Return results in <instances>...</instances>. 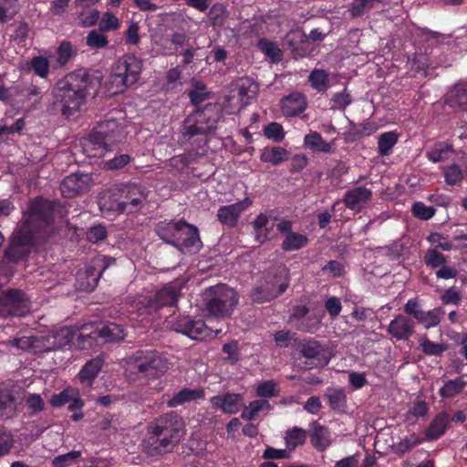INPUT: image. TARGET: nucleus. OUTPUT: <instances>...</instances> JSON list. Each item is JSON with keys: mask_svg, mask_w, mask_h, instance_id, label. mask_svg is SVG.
Here are the masks:
<instances>
[{"mask_svg": "<svg viewBox=\"0 0 467 467\" xmlns=\"http://www.w3.org/2000/svg\"><path fill=\"white\" fill-rule=\"evenodd\" d=\"M371 197V190L359 186L346 192L343 201L348 208L359 212L368 203Z\"/></svg>", "mask_w": 467, "mask_h": 467, "instance_id": "23", "label": "nucleus"}, {"mask_svg": "<svg viewBox=\"0 0 467 467\" xmlns=\"http://www.w3.org/2000/svg\"><path fill=\"white\" fill-rule=\"evenodd\" d=\"M307 431L299 427H293L285 431V442L288 451H294L306 441Z\"/></svg>", "mask_w": 467, "mask_h": 467, "instance_id": "37", "label": "nucleus"}, {"mask_svg": "<svg viewBox=\"0 0 467 467\" xmlns=\"http://www.w3.org/2000/svg\"><path fill=\"white\" fill-rule=\"evenodd\" d=\"M103 365V359L96 358L88 360L78 374L80 383L86 387H91L98 377Z\"/></svg>", "mask_w": 467, "mask_h": 467, "instance_id": "28", "label": "nucleus"}, {"mask_svg": "<svg viewBox=\"0 0 467 467\" xmlns=\"http://www.w3.org/2000/svg\"><path fill=\"white\" fill-rule=\"evenodd\" d=\"M289 152L282 147L265 148L261 153V161L275 166L288 160Z\"/></svg>", "mask_w": 467, "mask_h": 467, "instance_id": "39", "label": "nucleus"}, {"mask_svg": "<svg viewBox=\"0 0 467 467\" xmlns=\"http://www.w3.org/2000/svg\"><path fill=\"white\" fill-rule=\"evenodd\" d=\"M121 192L124 194V200L128 202L126 211L130 213L139 210L148 197L146 189L135 184L121 188Z\"/></svg>", "mask_w": 467, "mask_h": 467, "instance_id": "26", "label": "nucleus"}, {"mask_svg": "<svg viewBox=\"0 0 467 467\" xmlns=\"http://www.w3.org/2000/svg\"><path fill=\"white\" fill-rule=\"evenodd\" d=\"M102 74L97 70L79 68L59 79L53 88L54 102L68 118L85 104L87 97L97 94Z\"/></svg>", "mask_w": 467, "mask_h": 467, "instance_id": "1", "label": "nucleus"}, {"mask_svg": "<svg viewBox=\"0 0 467 467\" xmlns=\"http://www.w3.org/2000/svg\"><path fill=\"white\" fill-rule=\"evenodd\" d=\"M256 92L257 85L249 78L240 79L237 83V94L243 104H248Z\"/></svg>", "mask_w": 467, "mask_h": 467, "instance_id": "44", "label": "nucleus"}, {"mask_svg": "<svg viewBox=\"0 0 467 467\" xmlns=\"http://www.w3.org/2000/svg\"><path fill=\"white\" fill-rule=\"evenodd\" d=\"M99 207L106 215H115L126 212L128 202L124 200L121 188H112L103 191L99 195Z\"/></svg>", "mask_w": 467, "mask_h": 467, "instance_id": "13", "label": "nucleus"}, {"mask_svg": "<svg viewBox=\"0 0 467 467\" xmlns=\"http://www.w3.org/2000/svg\"><path fill=\"white\" fill-rule=\"evenodd\" d=\"M99 27L101 32L116 31L120 27V21L112 12L107 11L102 15Z\"/></svg>", "mask_w": 467, "mask_h": 467, "instance_id": "52", "label": "nucleus"}, {"mask_svg": "<svg viewBox=\"0 0 467 467\" xmlns=\"http://www.w3.org/2000/svg\"><path fill=\"white\" fill-rule=\"evenodd\" d=\"M205 396L204 390L199 389L183 388L179 392L175 393L170 400H167L169 408H176L183 405L186 402L202 400Z\"/></svg>", "mask_w": 467, "mask_h": 467, "instance_id": "30", "label": "nucleus"}, {"mask_svg": "<svg viewBox=\"0 0 467 467\" xmlns=\"http://www.w3.org/2000/svg\"><path fill=\"white\" fill-rule=\"evenodd\" d=\"M306 108V98L298 92L291 93L281 100L282 112L286 117H293L303 112Z\"/></svg>", "mask_w": 467, "mask_h": 467, "instance_id": "27", "label": "nucleus"}, {"mask_svg": "<svg viewBox=\"0 0 467 467\" xmlns=\"http://www.w3.org/2000/svg\"><path fill=\"white\" fill-rule=\"evenodd\" d=\"M412 214L420 220H430L435 214V209L432 206H427L421 202L413 203L411 207Z\"/></svg>", "mask_w": 467, "mask_h": 467, "instance_id": "61", "label": "nucleus"}, {"mask_svg": "<svg viewBox=\"0 0 467 467\" xmlns=\"http://www.w3.org/2000/svg\"><path fill=\"white\" fill-rule=\"evenodd\" d=\"M446 103L451 108L467 110V87L465 84H457L446 95Z\"/></svg>", "mask_w": 467, "mask_h": 467, "instance_id": "32", "label": "nucleus"}, {"mask_svg": "<svg viewBox=\"0 0 467 467\" xmlns=\"http://www.w3.org/2000/svg\"><path fill=\"white\" fill-rule=\"evenodd\" d=\"M162 236L164 241L172 244L182 254H195L200 251L202 245L200 235H184V238H182V235H180L176 240H169L165 238L166 235Z\"/></svg>", "mask_w": 467, "mask_h": 467, "instance_id": "31", "label": "nucleus"}, {"mask_svg": "<svg viewBox=\"0 0 467 467\" xmlns=\"http://www.w3.org/2000/svg\"><path fill=\"white\" fill-rule=\"evenodd\" d=\"M15 440L13 434L5 427L0 426V457L8 454L14 447Z\"/></svg>", "mask_w": 467, "mask_h": 467, "instance_id": "60", "label": "nucleus"}, {"mask_svg": "<svg viewBox=\"0 0 467 467\" xmlns=\"http://www.w3.org/2000/svg\"><path fill=\"white\" fill-rule=\"evenodd\" d=\"M86 43L91 48H102L109 44V40L101 31L92 30L88 34Z\"/></svg>", "mask_w": 467, "mask_h": 467, "instance_id": "62", "label": "nucleus"}, {"mask_svg": "<svg viewBox=\"0 0 467 467\" xmlns=\"http://www.w3.org/2000/svg\"><path fill=\"white\" fill-rule=\"evenodd\" d=\"M309 433L311 445L319 452L325 451L331 444V435L327 427L314 420L310 424Z\"/></svg>", "mask_w": 467, "mask_h": 467, "instance_id": "25", "label": "nucleus"}, {"mask_svg": "<svg viewBox=\"0 0 467 467\" xmlns=\"http://www.w3.org/2000/svg\"><path fill=\"white\" fill-rule=\"evenodd\" d=\"M30 310V300L18 288H8L0 293V317H23Z\"/></svg>", "mask_w": 467, "mask_h": 467, "instance_id": "10", "label": "nucleus"}, {"mask_svg": "<svg viewBox=\"0 0 467 467\" xmlns=\"http://www.w3.org/2000/svg\"><path fill=\"white\" fill-rule=\"evenodd\" d=\"M325 314L322 311L308 313L305 318L296 325V329L305 333L314 334L321 326Z\"/></svg>", "mask_w": 467, "mask_h": 467, "instance_id": "33", "label": "nucleus"}, {"mask_svg": "<svg viewBox=\"0 0 467 467\" xmlns=\"http://www.w3.org/2000/svg\"><path fill=\"white\" fill-rule=\"evenodd\" d=\"M312 87L319 92L328 88V74L323 69L313 70L308 78Z\"/></svg>", "mask_w": 467, "mask_h": 467, "instance_id": "51", "label": "nucleus"}, {"mask_svg": "<svg viewBox=\"0 0 467 467\" xmlns=\"http://www.w3.org/2000/svg\"><path fill=\"white\" fill-rule=\"evenodd\" d=\"M446 262L445 256L436 249H430L424 255V263L427 266L437 268Z\"/></svg>", "mask_w": 467, "mask_h": 467, "instance_id": "64", "label": "nucleus"}, {"mask_svg": "<svg viewBox=\"0 0 467 467\" xmlns=\"http://www.w3.org/2000/svg\"><path fill=\"white\" fill-rule=\"evenodd\" d=\"M35 237L36 235H12L11 242L5 252L4 260L18 263L26 259L30 254Z\"/></svg>", "mask_w": 467, "mask_h": 467, "instance_id": "15", "label": "nucleus"}, {"mask_svg": "<svg viewBox=\"0 0 467 467\" xmlns=\"http://www.w3.org/2000/svg\"><path fill=\"white\" fill-rule=\"evenodd\" d=\"M387 2L388 0H353L348 11L353 17H357L372 9L376 5Z\"/></svg>", "mask_w": 467, "mask_h": 467, "instance_id": "46", "label": "nucleus"}, {"mask_svg": "<svg viewBox=\"0 0 467 467\" xmlns=\"http://www.w3.org/2000/svg\"><path fill=\"white\" fill-rule=\"evenodd\" d=\"M415 322L409 317L399 314L389 324L388 334L396 341H407L414 334Z\"/></svg>", "mask_w": 467, "mask_h": 467, "instance_id": "16", "label": "nucleus"}, {"mask_svg": "<svg viewBox=\"0 0 467 467\" xmlns=\"http://www.w3.org/2000/svg\"><path fill=\"white\" fill-rule=\"evenodd\" d=\"M276 387V383L272 379L264 381L257 386L256 395L262 398L261 400L276 397L279 393Z\"/></svg>", "mask_w": 467, "mask_h": 467, "instance_id": "55", "label": "nucleus"}, {"mask_svg": "<svg viewBox=\"0 0 467 467\" xmlns=\"http://www.w3.org/2000/svg\"><path fill=\"white\" fill-rule=\"evenodd\" d=\"M271 409L272 406L267 400H255L244 408L241 418L244 420H254L258 417L259 412L270 410Z\"/></svg>", "mask_w": 467, "mask_h": 467, "instance_id": "40", "label": "nucleus"}, {"mask_svg": "<svg viewBox=\"0 0 467 467\" xmlns=\"http://www.w3.org/2000/svg\"><path fill=\"white\" fill-rule=\"evenodd\" d=\"M75 336L76 329L68 327L51 331L47 337V350H55L66 346L73 348Z\"/></svg>", "mask_w": 467, "mask_h": 467, "instance_id": "21", "label": "nucleus"}, {"mask_svg": "<svg viewBox=\"0 0 467 467\" xmlns=\"http://www.w3.org/2000/svg\"><path fill=\"white\" fill-rule=\"evenodd\" d=\"M277 219L273 212L260 213L254 221V228L256 231H265L266 233L274 231Z\"/></svg>", "mask_w": 467, "mask_h": 467, "instance_id": "47", "label": "nucleus"}, {"mask_svg": "<svg viewBox=\"0 0 467 467\" xmlns=\"http://www.w3.org/2000/svg\"><path fill=\"white\" fill-rule=\"evenodd\" d=\"M142 68V62L133 55L120 57L115 64L111 76V82L117 89L114 93L121 92L125 88L133 85L139 79Z\"/></svg>", "mask_w": 467, "mask_h": 467, "instance_id": "8", "label": "nucleus"}, {"mask_svg": "<svg viewBox=\"0 0 467 467\" xmlns=\"http://www.w3.org/2000/svg\"><path fill=\"white\" fill-rule=\"evenodd\" d=\"M99 334V338L104 342H114L124 339L125 332L121 325L116 323H109L101 327H96Z\"/></svg>", "mask_w": 467, "mask_h": 467, "instance_id": "34", "label": "nucleus"}, {"mask_svg": "<svg viewBox=\"0 0 467 467\" xmlns=\"http://www.w3.org/2000/svg\"><path fill=\"white\" fill-rule=\"evenodd\" d=\"M167 232H178L182 234H198V228L183 220L178 222H170L164 228Z\"/></svg>", "mask_w": 467, "mask_h": 467, "instance_id": "57", "label": "nucleus"}, {"mask_svg": "<svg viewBox=\"0 0 467 467\" xmlns=\"http://www.w3.org/2000/svg\"><path fill=\"white\" fill-rule=\"evenodd\" d=\"M16 399L8 390H0V419H11L16 414Z\"/></svg>", "mask_w": 467, "mask_h": 467, "instance_id": "36", "label": "nucleus"}, {"mask_svg": "<svg viewBox=\"0 0 467 467\" xmlns=\"http://www.w3.org/2000/svg\"><path fill=\"white\" fill-rule=\"evenodd\" d=\"M168 327L181 333L192 340L202 341L209 337L212 330L201 318H194L190 316L171 317L167 319Z\"/></svg>", "mask_w": 467, "mask_h": 467, "instance_id": "11", "label": "nucleus"}, {"mask_svg": "<svg viewBox=\"0 0 467 467\" xmlns=\"http://www.w3.org/2000/svg\"><path fill=\"white\" fill-rule=\"evenodd\" d=\"M328 406L333 410L343 411L347 407V397L341 388H328L325 392Z\"/></svg>", "mask_w": 467, "mask_h": 467, "instance_id": "38", "label": "nucleus"}, {"mask_svg": "<svg viewBox=\"0 0 467 467\" xmlns=\"http://www.w3.org/2000/svg\"><path fill=\"white\" fill-rule=\"evenodd\" d=\"M99 334L93 325H85L78 331L76 330V336L73 340V348L78 349H89L99 346Z\"/></svg>", "mask_w": 467, "mask_h": 467, "instance_id": "22", "label": "nucleus"}, {"mask_svg": "<svg viewBox=\"0 0 467 467\" xmlns=\"http://www.w3.org/2000/svg\"><path fill=\"white\" fill-rule=\"evenodd\" d=\"M31 67L35 73L42 78H46L49 73V62L46 57L41 56L32 58Z\"/></svg>", "mask_w": 467, "mask_h": 467, "instance_id": "63", "label": "nucleus"}, {"mask_svg": "<svg viewBox=\"0 0 467 467\" xmlns=\"http://www.w3.org/2000/svg\"><path fill=\"white\" fill-rule=\"evenodd\" d=\"M94 130L103 139L106 144L113 150V146L126 138L125 120L109 118L101 121Z\"/></svg>", "mask_w": 467, "mask_h": 467, "instance_id": "14", "label": "nucleus"}, {"mask_svg": "<svg viewBox=\"0 0 467 467\" xmlns=\"http://www.w3.org/2000/svg\"><path fill=\"white\" fill-rule=\"evenodd\" d=\"M90 176L83 173H73L67 176L60 184V191L64 197L73 198L88 191Z\"/></svg>", "mask_w": 467, "mask_h": 467, "instance_id": "17", "label": "nucleus"}, {"mask_svg": "<svg viewBox=\"0 0 467 467\" xmlns=\"http://www.w3.org/2000/svg\"><path fill=\"white\" fill-rule=\"evenodd\" d=\"M15 89L16 93L21 94L25 98L26 101H32L34 104H37L42 99V90L35 85H29L22 89L16 87Z\"/></svg>", "mask_w": 467, "mask_h": 467, "instance_id": "56", "label": "nucleus"}, {"mask_svg": "<svg viewBox=\"0 0 467 467\" xmlns=\"http://www.w3.org/2000/svg\"><path fill=\"white\" fill-rule=\"evenodd\" d=\"M217 118L212 105L203 109H197L190 114L182 122L181 133L184 140H190L196 135L207 134L216 128Z\"/></svg>", "mask_w": 467, "mask_h": 467, "instance_id": "6", "label": "nucleus"}, {"mask_svg": "<svg viewBox=\"0 0 467 467\" xmlns=\"http://www.w3.org/2000/svg\"><path fill=\"white\" fill-rule=\"evenodd\" d=\"M282 247L285 251H295L304 247L307 244L306 235H285Z\"/></svg>", "mask_w": 467, "mask_h": 467, "instance_id": "58", "label": "nucleus"}, {"mask_svg": "<svg viewBox=\"0 0 467 467\" xmlns=\"http://www.w3.org/2000/svg\"><path fill=\"white\" fill-rule=\"evenodd\" d=\"M20 11V0H0V24L15 18Z\"/></svg>", "mask_w": 467, "mask_h": 467, "instance_id": "42", "label": "nucleus"}, {"mask_svg": "<svg viewBox=\"0 0 467 467\" xmlns=\"http://www.w3.org/2000/svg\"><path fill=\"white\" fill-rule=\"evenodd\" d=\"M444 309L441 306L433 308L429 311H423V315L418 323L421 324L424 328L430 329L437 327L441 323V317L444 315Z\"/></svg>", "mask_w": 467, "mask_h": 467, "instance_id": "45", "label": "nucleus"}, {"mask_svg": "<svg viewBox=\"0 0 467 467\" xmlns=\"http://www.w3.org/2000/svg\"><path fill=\"white\" fill-rule=\"evenodd\" d=\"M243 395L231 392L213 396L210 403L214 410H220L224 414H236L243 406Z\"/></svg>", "mask_w": 467, "mask_h": 467, "instance_id": "18", "label": "nucleus"}, {"mask_svg": "<svg viewBox=\"0 0 467 467\" xmlns=\"http://www.w3.org/2000/svg\"><path fill=\"white\" fill-rule=\"evenodd\" d=\"M185 434V421L177 411H169L154 419L147 429L146 452L159 456L171 451Z\"/></svg>", "mask_w": 467, "mask_h": 467, "instance_id": "2", "label": "nucleus"}, {"mask_svg": "<svg viewBox=\"0 0 467 467\" xmlns=\"http://www.w3.org/2000/svg\"><path fill=\"white\" fill-rule=\"evenodd\" d=\"M74 395H78V390L76 389L67 388L58 394L53 395L49 402L52 407L60 408L68 403Z\"/></svg>", "mask_w": 467, "mask_h": 467, "instance_id": "54", "label": "nucleus"}, {"mask_svg": "<svg viewBox=\"0 0 467 467\" xmlns=\"http://www.w3.org/2000/svg\"><path fill=\"white\" fill-rule=\"evenodd\" d=\"M138 372L150 379H158L167 368V361L154 349H140L132 357Z\"/></svg>", "mask_w": 467, "mask_h": 467, "instance_id": "12", "label": "nucleus"}, {"mask_svg": "<svg viewBox=\"0 0 467 467\" xmlns=\"http://www.w3.org/2000/svg\"><path fill=\"white\" fill-rule=\"evenodd\" d=\"M443 174L447 184L455 185L463 180V178L467 175V171L462 170L457 164H451L443 167Z\"/></svg>", "mask_w": 467, "mask_h": 467, "instance_id": "48", "label": "nucleus"}, {"mask_svg": "<svg viewBox=\"0 0 467 467\" xmlns=\"http://www.w3.org/2000/svg\"><path fill=\"white\" fill-rule=\"evenodd\" d=\"M203 301L206 311L216 318L232 316L239 302L238 293L224 284H218L205 289Z\"/></svg>", "mask_w": 467, "mask_h": 467, "instance_id": "3", "label": "nucleus"}, {"mask_svg": "<svg viewBox=\"0 0 467 467\" xmlns=\"http://www.w3.org/2000/svg\"><path fill=\"white\" fill-rule=\"evenodd\" d=\"M451 152V145L446 142H437L426 152V157L434 163L442 162L449 159Z\"/></svg>", "mask_w": 467, "mask_h": 467, "instance_id": "41", "label": "nucleus"}, {"mask_svg": "<svg viewBox=\"0 0 467 467\" xmlns=\"http://www.w3.org/2000/svg\"><path fill=\"white\" fill-rule=\"evenodd\" d=\"M304 145L315 152H332V145L327 142L317 131L306 134L304 138Z\"/></svg>", "mask_w": 467, "mask_h": 467, "instance_id": "35", "label": "nucleus"}, {"mask_svg": "<svg viewBox=\"0 0 467 467\" xmlns=\"http://www.w3.org/2000/svg\"><path fill=\"white\" fill-rule=\"evenodd\" d=\"M398 141V135L394 131L382 133L378 141L379 153L382 156L389 155Z\"/></svg>", "mask_w": 467, "mask_h": 467, "instance_id": "49", "label": "nucleus"}, {"mask_svg": "<svg viewBox=\"0 0 467 467\" xmlns=\"http://www.w3.org/2000/svg\"><path fill=\"white\" fill-rule=\"evenodd\" d=\"M420 346L422 352L427 356L439 357L447 349L445 345L432 342L427 337H424L420 340Z\"/></svg>", "mask_w": 467, "mask_h": 467, "instance_id": "53", "label": "nucleus"}, {"mask_svg": "<svg viewBox=\"0 0 467 467\" xmlns=\"http://www.w3.org/2000/svg\"><path fill=\"white\" fill-rule=\"evenodd\" d=\"M57 205L50 201L36 199L30 202L28 211L24 213L22 227L18 234H32L51 224Z\"/></svg>", "mask_w": 467, "mask_h": 467, "instance_id": "4", "label": "nucleus"}, {"mask_svg": "<svg viewBox=\"0 0 467 467\" xmlns=\"http://www.w3.org/2000/svg\"><path fill=\"white\" fill-rule=\"evenodd\" d=\"M251 204L252 200L247 197L234 204L223 206L218 211V219L224 225L234 226L236 225L241 213Z\"/></svg>", "mask_w": 467, "mask_h": 467, "instance_id": "20", "label": "nucleus"}, {"mask_svg": "<svg viewBox=\"0 0 467 467\" xmlns=\"http://www.w3.org/2000/svg\"><path fill=\"white\" fill-rule=\"evenodd\" d=\"M300 352L306 358L314 360L316 366H326L329 361L324 347L314 339L302 341Z\"/></svg>", "mask_w": 467, "mask_h": 467, "instance_id": "24", "label": "nucleus"}, {"mask_svg": "<svg viewBox=\"0 0 467 467\" xmlns=\"http://www.w3.org/2000/svg\"><path fill=\"white\" fill-rule=\"evenodd\" d=\"M116 263V259L107 255H97L88 262L83 269L77 273L76 288L83 292L93 291L102 275L110 265Z\"/></svg>", "mask_w": 467, "mask_h": 467, "instance_id": "5", "label": "nucleus"}, {"mask_svg": "<svg viewBox=\"0 0 467 467\" xmlns=\"http://www.w3.org/2000/svg\"><path fill=\"white\" fill-rule=\"evenodd\" d=\"M466 384L462 378L450 379L440 389L439 394L443 399L453 398L464 389Z\"/></svg>", "mask_w": 467, "mask_h": 467, "instance_id": "43", "label": "nucleus"}, {"mask_svg": "<svg viewBox=\"0 0 467 467\" xmlns=\"http://www.w3.org/2000/svg\"><path fill=\"white\" fill-rule=\"evenodd\" d=\"M289 285L286 275L267 273L264 279L252 290L251 297L254 303L269 302L282 295Z\"/></svg>", "mask_w": 467, "mask_h": 467, "instance_id": "9", "label": "nucleus"}, {"mask_svg": "<svg viewBox=\"0 0 467 467\" xmlns=\"http://www.w3.org/2000/svg\"><path fill=\"white\" fill-rule=\"evenodd\" d=\"M258 48L275 63L279 62L283 57V52L277 44L267 39H260Z\"/></svg>", "mask_w": 467, "mask_h": 467, "instance_id": "50", "label": "nucleus"}, {"mask_svg": "<svg viewBox=\"0 0 467 467\" xmlns=\"http://www.w3.org/2000/svg\"><path fill=\"white\" fill-rule=\"evenodd\" d=\"M449 421V414L446 411L438 413L424 432L426 440L436 441L441 438L445 433Z\"/></svg>", "mask_w": 467, "mask_h": 467, "instance_id": "29", "label": "nucleus"}, {"mask_svg": "<svg viewBox=\"0 0 467 467\" xmlns=\"http://www.w3.org/2000/svg\"><path fill=\"white\" fill-rule=\"evenodd\" d=\"M80 150L88 158H101L112 149L93 130L87 138L80 140Z\"/></svg>", "mask_w": 467, "mask_h": 467, "instance_id": "19", "label": "nucleus"}, {"mask_svg": "<svg viewBox=\"0 0 467 467\" xmlns=\"http://www.w3.org/2000/svg\"><path fill=\"white\" fill-rule=\"evenodd\" d=\"M182 296V286L177 283H168L153 295L143 297L140 302V310L149 315L157 314L163 307L174 306Z\"/></svg>", "mask_w": 467, "mask_h": 467, "instance_id": "7", "label": "nucleus"}, {"mask_svg": "<svg viewBox=\"0 0 467 467\" xmlns=\"http://www.w3.org/2000/svg\"><path fill=\"white\" fill-rule=\"evenodd\" d=\"M80 456V451H71L67 453L55 457L52 460V465L53 467H67L74 464Z\"/></svg>", "mask_w": 467, "mask_h": 467, "instance_id": "59", "label": "nucleus"}]
</instances>
